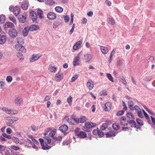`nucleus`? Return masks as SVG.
<instances>
[{"label":"nucleus","mask_w":155,"mask_h":155,"mask_svg":"<svg viewBox=\"0 0 155 155\" xmlns=\"http://www.w3.org/2000/svg\"><path fill=\"white\" fill-rule=\"evenodd\" d=\"M74 133L75 136L80 139H84L87 137V134L85 131L81 130L80 128L77 127L74 130Z\"/></svg>","instance_id":"obj_1"},{"label":"nucleus","mask_w":155,"mask_h":155,"mask_svg":"<svg viewBox=\"0 0 155 155\" xmlns=\"http://www.w3.org/2000/svg\"><path fill=\"white\" fill-rule=\"evenodd\" d=\"M96 124L90 122H86L84 126L82 127V129L84 131L89 132L91 128L96 127Z\"/></svg>","instance_id":"obj_2"},{"label":"nucleus","mask_w":155,"mask_h":155,"mask_svg":"<svg viewBox=\"0 0 155 155\" xmlns=\"http://www.w3.org/2000/svg\"><path fill=\"white\" fill-rule=\"evenodd\" d=\"M75 116V115L72 114L71 115V117L77 123H83L87 120V118L84 116H81L79 118H76Z\"/></svg>","instance_id":"obj_3"},{"label":"nucleus","mask_w":155,"mask_h":155,"mask_svg":"<svg viewBox=\"0 0 155 155\" xmlns=\"http://www.w3.org/2000/svg\"><path fill=\"white\" fill-rule=\"evenodd\" d=\"M9 11L11 12H12L14 15L17 16L20 13V9L19 7L16 6L14 7L13 5H11L9 8Z\"/></svg>","instance_id":"obj_4"},{"label":"nucleus","mask_w":155,"mask_h":155,"mask_svg":"<svg viewBox=\"0 0 155 155\" xmlns=\"http://www.w3.org/2000/svg\"><path fill=\"white\" fill-rule=\"evenodd\" d=\"M7 118H8V122L6 123V124L7 126L11 127H13L12 124L15 121H17L18 120V117H8Z\"/></svg>","instance_id":"obj_5"},{"label":"nucleus","mask_w":155,"mask_h":155,"mask_svg":"<svg viewBox=\"0 0 155 155\" xmlns=\"http://www.w3.org/2000/svg\"><path fill=\"white\" fill-rule=\"evenodd\" d=\"M82 51H81L77 54V56L74 58L73 62V65L75 67L77 65H80V63L78 62L80 61V57L82 55Z\"/></svg>","instance_id":"obj_6"},{"label":"nucleus","mask_w":155,"mask_h":155,"mask_svg":"<svg viewBox=\"0 0 155 155\" xmlns=\"http://www.w3.org/2000/svg\"><path fill=\"white\" fill-rule=\"evenodd\" d=\"M8 33L9 35L13 38L16 37L18 34L17 31L13 28L10 29L8 30Z\"/></svg>","instance_id":"obj_7"},{"label":"nucleus","mask_w":155,"mask_h":155,"mask_svg":"<svg viewBox=\"0 0 155 155\" xmlns=\"http://www.w3.org/2000/svg\"><path fill=\"white\" fill-rule=\"evenodd\" d=\"M30 18L33 22H37V16L35 11H32L30 12Z\"/></svg>","instance_id":"obj_8"},{"label":"nucleus","mask_w":155,"mask_h":155,"mask_svg":"<svg viewBox=\"0 0 155 155\" xmlns=\"http://www.w3.org/2000/svg\"><path fill=\"white\" fill-rule=\"evenodd\" d=\"M15 27L13 24L11 22H6L3 25V28L5 31H6L7 28H12Z\"/></svg>","instance_id":"obj_9"},{"label":"nucleus","mask_w":155,"mask_h":155,"mask_svg":"<svg viewBox=\"0 0 155 155\" xmlns=\"http://www.w3.org/2000/svg\"><path fill=\"white\" fill-rule=\"evenodd\" d=\"M83 60L86 63L89 62L92 59L93 55L91 54H87L84 55Z\"/></svg>","instance_id":"obj_10"},{"label":"nucleus","mask_w":155,"mask_h":155,"mask_svg":"<svg viewBox=\"0 0 155 155\" xmlns=\"http://www.w3.org/2000/svg\"><path fill=\"white\" fill-rule=\"evenodd\" d=\"M15 48L17 50L21 51L23 53H25L26 52V50L25 48L21 45H15Z\"/></svg>","instance_id":"obj_11"},{"label":"nucleus","mask_w":155,"mask_h":155,"mask_svg":"<svg viewBox=\"0 0 155 155\" xmlns=\"http://www.w3.org/2000/svg\"><path fill=\"white\" fill-rule=\"evenodd\" d=\"M41 56V55H39L38 54H33L31 57L30 58V61L31 62H33L38 60Z\"/></svg>","instance_id":"obj_12"},{"label":"nucleus","mask_w":155,"mask_h":155,"mask_svg":"<svg viewBox=\"0 0 155 155\" xmlns=\"http://www.w3.org/2000/svg\"><path fill=\"white\" fill-rule=\"evenodd\" d=\"M28 0H24L22 3L21 7L23 10H26L28 8Z\"/></svg>","instance_id":"obj_13"},{"label":"nucleus","mask_w":155,"mask_h":155,"mask_svg":"<svg viewBox=\"0 0 155 155\" xmlns=\"http://www.w3.org/2000/svg\"><path fill=\"white\" fill-rule=\"evenodd\" d=\"M68 127L65 124L61 126L59 128L58 130L62 133H64L68 130Z\"/></svg>","instance_id":"obj_14"},{"label":"nucleus","mask_w":155,"mask_h":155,"mask_svg":"<svg viewBox=\"0 0 155 155\" xmlns=\"http://www.w3.org/2000/svg\"><path fill=\"white\" fill-rule=\"evenodd\" d=\"M47 17L49 19L53 20L56 18V15L54 12H51L47 14Z\"/></svg>","instance_id":"obj_15"},{"label":"nucleus","mask_w":155,"mask_h":155,"mask_svg":"<svg viewBox=\"0 0 155 155\" xmlns=\"http://www.w3.org/2000/svg\"><path fill=\"white\" fill-rule=\"evenodd\" d=\"M87 86L90 90H91L94 86L93 81L91 80H89L87 83Z\"/></svg>","instance_id":"obj_16"},{"label":"nucleus","mask_w":155,"mask_h":155,"mask_svg":"<svg viewBox=\"0 0 155 155\" xmlns=\"http://www.w3.org/2000/svg\"><path fill=\"white\" fill-rule=\"evenodd\" d=\"M27 16L19 15L18 16V19L19 22L21 23H24L26 21Z\"/></svg>","instance_id":"obj_17"},{"label":"nucleus","mask_w":155,"mask_h":155,"mask_svg":"<svg viewBox=\"0 0 155 155\" xmlns=\"http://www.w3.org/2000/svg\"><path fill=\"white\" fill-rule=\"evenodd\" d=\"M39 27L38 25H32L28 27V29L31 31H35L39 29Z\"/></svg>","instance_id":"obj_18"},{"label":"nucleus","mask_w":155,"mask_h":155,"mask_svg":"<svg viewBox=\"0 0 155 155\" xmlns=\"http://www.w3.org/2000/svg\"><path fill=\"white\" fill-rule=\"evenodd\" d=\"M106 137L108 138L112 137H115L116 136L115 132L113 130L110 131L109 132H107L106 134Z\"/></svg>","instance_id":"obj_19"},{"label":"nucleus","mask_w":155,"mask_h":155,"mask_svg":"<svg viewBox=\"0 0 155 155\" xmlns=\"http://www.w3.org/2000/svg\"><path fill=\"white\" fill-rule=\"evenodd\" d=\"M82 42L81 41H79L76 42L75 45H74L73 48L74 50H77L81 47V44Z\"/></svg>","instance_id":"obj_20"},{"label":"nucleus","mask_w":155,"mask_h":155,"mask_svg":"<svg viewBox=\"0 0 155 155\" xmlns=\"http://www.w3.org/2000/svg\"><path fill=\"white\" fill-rule=\"evenodd\" d=\"M2 110L9 114L14 115L17 114V113L14 112L11 109L9 110L5 107L2 108Z\"/></svg>","instance_id":"obj_21"},{"label":"nucleus","mask_w":155,"mask_h":155,"mask_svg":"<svg viewBox=\"0 0 155 155\" xmlns=\"http://www.w3.org/2000/svg\"><path fill=\"white\" fill-rule=\"evenodd\" d=\"M105 110L106 111H109L111 109V103L109 102H107L105 104Z\"/></svg>","instance_id":"obj_22"},{"label":"nucleus","mask_w":155,"mask_h":155,"mask_svg":"<svg viewBox=\"0 0 155 155\" xmlns=\"http://www.w3.org/2000/svg\"><path fill=\"white\" fill-rule=\"evenodd\" d=\"M18 68H14L10 71V74L12 76H15L18 73Z\"/></svg>","instance_id":"obj_23"},{"label":"nucleus","mask_w":155,"mask_h":155,"mask_svg":"<svg viewBox=\"0 0 155 155\" xmlns=\"http://www.w3.org/2000/svg\"><path fill=\"white\" fill-rule=\"evenodd\" d=\"M29 30L28 29V27L26 26L25 27L23 30L22 34L24 37L27 36Z\"/></svg>","instance_id":"obj_24"},{"label":"nucleus","mask_w":155,"mask_h":155,"mask_svg":"<svg viewBox=\"0 0 155 155\" xmlns=\"http://www.w3.org/2000/svg\"><path fill=\"white\" fill-rule=\"evenodd\" d=\"M0 35L1 36L0 37V44L3 45L6 41V36L4 35H2L1 34Z\"/></svg>","instance_id":"obj_25"},{"label":"nucleus","mask_w":155,"mask_h":155,"mask_svg":"<svg viewBox=\"0 0 155 155\" xmlns=\"http://www.w3.org/2000/svg\"><path fill=\"white\" fill-rule=\"evenodd\" d=\"M22 100V98L21 97H18L15 100V102L17 105H20L21 104Z\"/></svg>","instance_id":"obj_26"},{"label":"nucleus","mask_w":155,"mask_h":155,"mask_svg":"<svg viewBox=\"0 0 155 155\" xmlns=\"http://www.w3.org/2000/svg\"><path fill=\"white\" fill-rule=\"evenodd\" d=\"M55 78L57 81H59L63 78V77L62 75L59 74V72H58L55 75Z\"/></svg>","instance_id":"obj_27"},{"label":"nucleus","mask_w":155,"mask_h":155,"mask_svg":"<svg viewBox=\"0 0 155 155\" xmlns=\"http://www.w3.org/2000/svg\"><path fill=\"white\" fill-rule=\"evenodd\" d=\"M17 56L20 61H22L24 60V58L22 54L20 52H18L17 54Z\"/></svg>","instance_id":"obj_28"},{"label":"nucleus","mask_w":155,"mask_h":155,"mask_svg":"<svg viewBox=\"0 0 155 155\" xmlns=\"http://www.w3.org/2000/svg\"><path fill=\"white\" fill-rule=\"evenodd\" d=\"M100 48L102 53L104 54H105L108 52V50L107 48L101 46Z\"/></svg>","instance_id":"obj_29"},{"label":"nucleus","mask_w":155,"mask_h":155,"mask_svg":"<svg viewBox=\"0 0 155 155\" xmlns=\"http://www.w3.org/2000/svg\"><path fill=\"white\" fill-rule=\"evenodd\" d=\"M9 19L15 24H16V20L15 17L12 15H9L8 16Z\"/></svg>","instance_id":"obj_30"},{"label":"nucleus","mask_w":155,"mask_h":155,"mask_svg":"<svg viewBox=\"0 0 155 155\" xmlns=\"http://www.w3.org/2000/svg\"><path fill=\"white\" fill-rule=\"evenodd\" d=\"M143 107L150 114L153 116L155 115V114L151 110H150L146 106L144 105L143 106Z\"/></svg>","instance_id":"obj_31"},{"label":"nucleus","mask_w":155,"mask_h":155,"mask_svg":"<svg viewBox=\"0 0 155 155\" xmlns=\"http://www.w3.org/2000/svg\"><path fill=\"white\" fill-rule=\"evenodd\" d=\"M37 13L40 18L42 19L44 18L42 15L43 13V11L41 9L39 8L37 11Z\"/></svg>","instance_id":"obj_32"},{"label":"nucleus","mask_w":155,"mask_h":155,"mask_svg":"<svg viewBox=\"0 0 155 155\" xmlns=\"http://www.w3.org/2000/svg\"><path fill=\"white\" fill-rule=\"evenodd\" d=\"M112 127L115 130H117L120 129V126L118 124L116 123H114L113 124Z\"/></svg>","instance_id":"obj_33"},{"label":"nucleus","mask_w":155,"mask_h":155,"mask_svg":"<svg viewBox=\"0 0 155 155\" xmlns=\"http://www.w3.org/2000/svg\"><path fill=\"white\" fill-rule=\"evenodd\" d=\"M56 133V130L55 129H54L53 130H51L48 136L49 137H51L52 138H53L54 137V136Z\"/></svg>","instance_id":"obj_34"},{"label":"nucleus","mask_w":155,"mask_h":155,"mask_svg":"<svg viewBox=\"0 0 155 155\" xmlns=\"http://www.w3.org/2000/svg\"><path fill=\"white\" fill-rule=\"evenodd\" d=\"M128 105L130 110H134L133 106L134 105V102L130 101H128Z\"/></svg>","instance_id":"obj_35"},{"label":"nucleus","mask_w":155,"mask_h":155,"mask_svg":"<svg viewBox=\"0 0 155 155\" xmlns=\"http://www.w3.org/2000/svg\"><path fill=\"white\" fill-rule=\"evenodd\" d=\"M62 138L61 136H58V137H54L53 139L54 140V142H57V143H60L61 140Z\"/></svg>","instance_id":"obj_36"},{"label":"nucleus","mask_w":155,"mask_h":155,"mask_svg":"<svg viewBox=\"0 0 155 155\" xmlns=\"http://www.w3.org/2000/svg\"><path fill=\"white\" fill-rule=\"evenodd\" d=\"M42 148L43 150H47L50 149L51 148V147L50 146H48V144L45 143V145L44 143L42 145Z\"/></svg>","instance_id":"obj_37"},{"label":"nucleus","mask_w":155,"mask_h":155,"mask_svg":"<svg viewBox=\"0 0 155 155\" xmlns=\"http://www.w3.org/2000/svg\"><path fill=\"white\" fill-rule=\"evenodd\" d=\"M5 20V15H0V22L1 23H4Z\"/></svg>","instance_id":"obj_38"},{"label":"nucleus","mask_w":155,"mask_h":155,"mask_svg":"<svg viewBox=\"0 0 155 155\" xmlns=\"http://www.w3.org/2000/svg\"><path fill=\"white\" fill-rule=\"evenodd\" d=\"M106 75L107 78L110 81L113 82H114L113 78L112 77L111 74L110 73H107Z\"/></svg>","instance_id":"obj_39"},{"label":"nucleus","mask_w":155,"mask_h":155,"mask_svg":"<svg viewBox=\"0 0 155 155\" xmlns=\"http://www.w3.org/2000/svg\"><path fill=\"white\" fill-rule=\"evenodd\" d=\"M55 10L57 12L61 13L63 11V8L60 6H57L55 8Z\"/></svg>","instance_id":"obj_40"},{"label":"nucleus","mask_w":155,"mask_h":155,"mask_svg":"<svg viewBox=\"0 0 155 155\" xmlns=\"http://www.w3.org/2000/svg\"><path fill=\"white\" fill-rule=\"evenodd\" d=\"M56 69V68L55 67L53 66L51 64H50L48 70L51 72L54 71Z\"/></svg>","instance_id":"obj_41"},{"label":"nucleus","mask_w":155,"mask_h":155,"mask_svg":"<svg viewBox=\"0 0 155 155\" xmlns=\"http://www.w3.org/2000/svg\"><path fill=\"white\" fill-rule=\"evenodd\" d=\"M119 78H120V81H121L124 85H126L127 84V81L124 78V77L121 76V77H119Z\"/></svg>","instance_id":"obj_42"},{"label":"nucleus","mask_w":155,"mask_h":155,"mask_svg":"<svg viewBox=\"0 0 155 155\" xmlns=\"http://www.w3.org/2000/svg\"><path fill=\"white\" fill-rule=\"evenodd\" d=\"M17 42L18 44L22 45L24 43V40L22 38L18 37L17 38Z\"/></svg>","instance_id":"obj_43"},{"label":"nucleus","mask_w":155,"mask_h":155,"mask_svg":"<svg viewBox=\"0 0 155 155\" xmlns=\"http://www.w3.org/2000/svg\"><path fill=\"white\" fill-rule=\"evenodd\" d=\"M127 115L129 118H132L133 119H135L134 116L131 112H127Z\"/></svg>","instance_id":"obj_44"},{"label":"nucleus","mask_w":155,"mask_h":155,"mask_svg":"<svg viewBox=\"0 0 155 155\" xmlns=\"http://www.w3.org/2000/svg\"><path fill=\"white\" fill-rule=\"evenodd\" d=\"M67 101L69 105H71L72 101V97L71 96H69V97L67 98Z\"/></svg>","instance_id":"obj_45"},{"label":"nucleus","mask_w":155,"mask_h":155,"mask_svg":"<svg viewBox=\"0 0 155 155\" xmlns=\"http://www.w3.org/2000/svg\"><path fill=\"white\" fill-rule=\"evenodd\" d=\"M107 21L111 25H114L115 24V22L114 20L112 18H109L108 19Z\"/></svg>","instance_id":"obj_46"},{"label":"nucleus","mask_w":155,"mask_h":155,"mask_svg":"<svg viewBox=\"0 0 155 155\" xmlns=\"http://www.w3.org/2000/svg\"><path fill=\"white\" fill-rule=\"evenodd\" d=\"M61 24V23L58 21L55 22L53 24V28H57Z\"/></svg>","instance_id":"obj_47"},{"label":"nucleus","mask_w":155,"mask_h":155,"mask_svg":"<svg viewBox=\"0 0 155 155\" xmlns=\"http://www.w3.org/2000/svg\"><path fill=\"white\" fill-rule=\"evenodd\" d=\"M12 140L16 143H19V140L17 137H12Z\"/></svg>","instance_id":"obj_48"},{"label":"nucleus","mask_w":155,"mask_h":155,"mask_svg":"<svg viewBox=\"0 0 155 155\" xmlns=\"http://www.w3.org/2000/svg\"><path fill=\"white\" fill-rule=\"evenodd\" d=\"M110 122V121L109 120H106L105 123H103L102 124V125L104 127L107 128L108 126L109 123Z\"/></svg>","instance_id":"obj_49"},{"label":"nucleus","mask_w":155,"mask_h":155,"mask_svg":"<svg viewBox=\"0 0 155 155\" xmlns=\"http://www.w3.org/2000/svg\"><path fill=\"white\" fill-rule=\"evenodd\" d=\"M124 110H123L117 112L116 114V115L119 116L123 115L124 113Z\"/></svg>","instance_id":"obj_50"},{"label":"nucleus","mask_w":155,"mask_h":155,"mask_svg":"<svg viewBox=\"0 0 155 155\" xmlns=\"http://www.w3.org/2000/svg\"><path fill=\"white\" fill-rule=\"evenodd\" d=\"M78 74H74L71 79V82H73L78 77Z\"/></svg>","instance_id":"obj_51"},{"label":"nucleus","mask_w":155,"mask_h":155,"mask_svg":"<svg viewBox=\"0 0 155 155\" xmlns=\"http://www.w3.org/2000/svg\"><path fill=\"white\" fill-rule=\"evenodd\" d=\"M12 80V78L11 76H8L6 78V81L8 82H11Z\"/></svg>","instance_id":"obj_52"},{"label":"nucleus","mask_w":155,"mask_h":155,"mask_svg":"<svg viewBox=\"0 0 155 155\" xmlns=\"http://www.w3.org/2000/svg\"><path fill=\"white\" fill-rule=\"evenodd\" d=\"M136 120L138 124L141 126L143 125V123L142 120L139 118H137Z\"/></svg>","instance_id":"obj_53"},{"label":"nucleus","mask_w":155,"mask_h":155,"mask_svg":"<svg viewBox=\"0 0 155 155\" xmlns=\"http://www.w3.org/2000/svg\"><path fill=\"white\" fill-rule=\"evenodd\" d=\"M46 3L47 4L52 5L55 3V2L53 0H49L46 1Z\"/></svg>","instance_id":"obj_54"},{"label":"nucleus","mask_w":155,"mask_h":155,"mask_svg":"<svg viewBox=\"0 0 155 155\" xmlns=\"http://www.w3.org/2000/svg\"><path fill=\"white\" fill-rule=\"evenodd\" d=\"M2 135L4 137L7 138L8 139H11L12 138V137L10 135H8L5 133H3L2 134Z\"/></svg>","instance_id":"obj_55"},{"label":"nucleus","mask_w":155,"mask_h":155,"mask_svg":"<svg viewBox=\"0 0 155 155\" xmlns=\"http://www.w3.org/2000/svg\"><path fill=\"white\" fill-rule=\"evenodd\" d=\"M98 133L97 134V135L99 136L100 137H103L104 135V133L98 129Z\"/></svg>","instance_id":"obj_56"},{"label":"nucleus","mask_w":155,"mask_h":155,"mask_svg":"<svg viewBox=\"0 0 155 155\" xmlns=\"http://www.w3.org/2000/svg\"><path fill=\"white\" fill-rule=\"evenodd\" d=\"M11 148L13 150H18L20 149V148L19 147L15 146V145H12L11 146Z\"/></svg>","instance_id":"obj_57"},{"label":"nucleus","mask_w":155,"mask_h":155,"mask_svg":"<svg viewBox=\"0 0 155 155\" xmlns=\"http://www.w3.org/2000/svg\"><path fill=\"white\" fill-rule=\"evenodd\" d=\"M64 18L65 22H68L70 19V18L68 15L64 16Z\"/></svg>","instance_id":"obj_58"},{"label":"nucleus","mask_w":155,"mask_h":155,"mask_svg":"<svg viewBox=\"0 0 155 155\" xmlns=\"http://www.w3.org/2000/svg\"><path fill=\"white\" fill-rule=\"evenodd\" d=\"M98 129H99L97 128V130H94L92 131L93 134L95 135H97V134L98 133Z\"/></svg>","instance_id":"obj_59"},{"label":"nucleus","mask_w":155,"mask_h":155,"mask_svg":"<svg viewBox=\"0 0 155 155\" xmlns=\"http://www.w3.org/2000/svg\"><path fill=\"white\" fill-rule=\"evenodd\" d=\"M143 113L146 119H149L150 118L148 114L146 112L143 110Z\"/></svg>","instance_id":"obj_60"},{"label":"nucleus","mask_w":155,"mask_h":155,"mask_svg":"<svg viewBox=\"0 0 155 155\" xmlns=\"http://www.w3.org/2000/svg\"><path fill=\"white\" fill-rule=\"evenodd\" d=\"M123 106L124 107L123 110H126L127 109V107L125 102L124 101H122Z\"/></svg>","instance_id":"obj_61"},{"label":"nucleus","mask_w":155,"mask_h":155,"mask_svg":"<svg viewBox=\"0 0 155 155\" xmlns=\"http://www.w3.org/2000/svg\"><path fill=\"white\" fill-rule=\"evenodd\" d=\"M70 143V141L69 140H66L64 141L62 143L64 145H68Z\"/></svg>","instance_id":"obj_62"},{"label":"nucleus","mask_w":155,"mask_h":155,"mask_svg":"<svg viewBox=\"0 0 155 155\" xmlns=\"http://www.w3.org/2000/svg\"><path fill=\"white\" fill-rule=\"evenodd\" d=\"M137 114H138V117L140 118H143V117L140 110L139 111H138V112H137Z\"/></svg>","instance_id":"obj_63"},{"label":"nucleus","mask_w":155,"mask_h":155,"mask_svg":"<svg viewBox=\"0 0 155 155\" xmlns=\"http://www.w3.org/2000/svg\"><path fill=\"white\" fill-rule=\"evenodd\" d=\"M123 60H120L117 63V64L118 66L122 65L123 64Z\"/></svg>","instance_id":"obj_64"}]
</instances>
